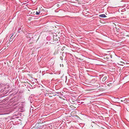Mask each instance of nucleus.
Here are the masks:
<instances>
[{"label":"nucleus","instance_id":"nucleus-1","mask_svg":"<svg viewBox=\"0 0 129 129\" xmlns=\"http://www.w3.org/2000/svg\"><path fill=\"white\" fill-rule=\"evenodd\" d=\"M99 16L101 17H106V15L105 14H101Z\"/></svg>","mask_w":129,"mask_h":129},{"label":"nucleus","instance_id":"nucleus-2","mask_svg":"<svg viewBox=\"0 0 129 129\" xmlns=\"http://www.w3.org/2000/svg\"><path fill=\"white\" fill-rule=\"evenodd\" d=\"M107 78V77L105 76L102 79V80L103 81H105L106 79Z\"/></svg>","mask_w":129,"mask_h":129},{"label":"nucleus","instance_id":"nucleus-3","mask_svg":"<svg viewBox=\"0 0 129 129\" xmlns=\"http://www.w3.org/2000/svg\"><path fill=\"white\" fill-rule=\"evenodd\" d=\"M40 13V11H39L38 12L37 11L36 12V14L37 15H38V14H39Z\"/></svg>","mask_w":129,"mask_h":129},{"label":"nucleus","instance_id":"nucleus-4","mask_svg":"<svg viewBox=\"0 0 129 129\" xmlns=\"http://www.w3.org/2000/svg\"><path fill=\"white\" fill-rule=\"evenodd\" d=\"M12 36L10 38V41H11L12 40Z\"/></svg>","mask_w":129,"mask_h":129},{"label":"nucleus","instance_id":"nucleus-5","mask_svg":"<svg viewBox=\"0 0 129 129\" xmlns=\"http://www.w3.org/2000/svg\"><path fill=\"white\" fill-rule=\"evenodd\" d=\"M92 81L93 82H95V79H92Z\"/></svg>","mask_w":129,"mask_h":129},{"label":"nucleus","instance_id":"nucleus-6","mask_svg":"<svg viewBox=\"0 0 129 129\" xmlns=\"http://www.w3.org/2000/svg\"><path fill=\"white\" fill-rule=\"evenodd\" d=\"M60 58L61 59V60H62L63 59H62V56H60Z\"/></svg>","mask_w":129,"mask_h":129},{"label":"nucleus","instance_id":"nucleus-7","mask_svg":"<svg viewBox=\"0 0 129 129\" xmlns=\"http://www.w3.org/2000/svg\"><path fill=\"white\" fill-rule=\"evenodd\" d=\"M57 7H59V5L58 4H57Z\"/></svg>","mask_w":129,"mask_h":129},{"label":"nucleus","instance_id":"nucleus-8","mask_svg":"<svg viewBox=\"0 0 129 129\" xmlns=\"http://www.w3.org/2000/svg\"><path fill=\"white\" fill-rule=\"evenodd\" d=\"M124 101H125V100H124ZM125 102H127V101H125Z\"/></svg>","mask_w":129,"mask_h":129}]
</instances>
